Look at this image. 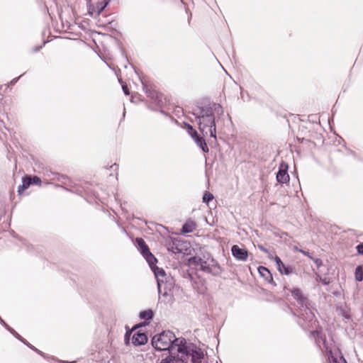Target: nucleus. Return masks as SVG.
I'll use <instances>...</instances> for the list:
<instances>
[{
    "label": "nucleus",
    "mask_w": 363,
    "mask_h": 363,
    "mask_svg": "<svg viewBox=\"0 0 363 363\" xmlns=\"http://www.w3.org/2000/svg\"><path fill=\"white\" fill-rule=\"evenodd\" d=\"M198 121L199 129L203 136L210 135L216 140V119L223 115L224 111L219 104L199 107L192 112Z\"/></svg>",
    "instance_id": "f257e3e1"
},
{
    "label": "nucleus",
    "mask_w": 363,
    "mask_h": 363,
    "mask_svg": "<svg viewBox=\"0 0 363 363\" xmlns=\"http://www.w3.org/2000/svg\"><path fill=\"white\" fill-rule=\"evenodd\" d=\"M177 354L169 352V355L161 359L160 363H203L205 361L203 351L186 340L176 342Z\"/></svg>",
    "instance_id": "f03ea898"
},
{
    "label": "nucleus",
    "mask_w": 363,
    "mask_h": 363,
    "mask_svg": "<svg viewBox=\"0 0 363 363\" xmlns=\"http://www.w3.org/2000/svg\"><path fill=\"white\" fill-rule=\"evenodd\" d=\"M292 296L297 301L300 306L301 313L298 315V324L306 330L315 328L317 320L315 315L310 308V303L306 297H305L301 289L294 288L291 290Z\"/></svg>",
    "instance_id": "7ed1b4c3"
},
{
    "label": "nucleus",
    "mask_w": 363,
    "mask_h": 363,
    "mask_svg": "<svg viewBox=\"0 0 363 363\" xmlns=\"http://www.w3.org/2000/svg\"><path fill=\"white\" fill-rule=\"evenodd\" d=\"M185 340L184 338H176L174 334L169 331H164L155 335L152 339V347L159 351H174L177 350L176 342Z\"/></svg>",
    "instance_id": "20e7f679"
},
{
    "label": "nucleus",
    "mask_w": 363,
    "mask_h": 363,
    "mask_svg": "<svg viewBox=\"0 0 363 363\" xmlns=\"http://www.w3.org/2000/svg\"><path fill=\"white\" fill-rule=\"evenodd\" d=\"M311 335L313 337L315 338V342L320 350L322 352H325V355L328 357L329 363H341L342 362H345V360L342 357H337L334 355L331 349H330L326 344L325 337H323L318 330H315L311 331Z\"/></svg>",
    "instance_id": "39448f33"
},
{
    "label": "nucleus",
    "mask_w": 363,
    "mask_h": 363,
    "mask_svg": "<svg viewBox=\"0 0 363 363\" xmlns=\"http://www.w3.org/2000/svg\"><path fill=\"white\" fill-rule=\"evenodd\" d=\"M201 270L213 276H220L223 269L218 262L213 257H208L201 265Z\"/></svg>",
    "instance_id": "423d86ee"
},
{
    "label": "nucleus",
    "mask_w": 363,
    "mask_h": 363,
    "mask_svg": "<svg viewBox=\"0 0 363 363\" xmlns=\"http://www.w3.org/2000/svg\"><path fill=\"white\" fill-rule=\"evenodd\" d=\"M135 242L138 245V250L140 251L141 254L146 259L149 265L154 264L157 262V259L150 252L147 245H146L145 240L141 238H137Z\"/></svg>",
    "instance_id": "0eeeda50"
},
{
    "label": "nucleus",
    "mask_w": 363,
    "mask_h": 363,
    "mask_svg": "<svg viewBox=\"0 0 363 363\" xmlns=\"http://www.w3.org/2000/svg\"><path fill=\"white\" fill-rule=\"evenodd\" d=\"M174 281L172 277H168L164 280H159L157 283L158 293L164 296H171V291L174 289Z\"/></svg>",
    "instance_id": "6e6552de"
},
{
    "label": "nucleus",
    "mask_w": 363,
    "mask_h": 363,
    "mask_svg": "<svg viewBox=\"0 0 363 363\" xmlns=\"http://www.w3.org/2000/svg\"><path fill=\"white\" fill-rule=\"evenodd\" d=\"M232 255L238 260L246 261L248 257V252L245 249L240 248L238 245H233L231 248Z\"/></svg>",
    "instance_id": "1a4fd4ad"
},
{
    "label": "nucleus",
    "mask_w": 363,
    "mask_h": 363,
    "mask_svg": "<svg viewBox=\"0 0 363 363\" xmlns=\"http://www.w3.org/2000/svg\"><path fill=\"white\" fill-rule=\"evenodd\" d=\"M273 259L275 261L277 269L281 274L289 275L293 273V268L285 265L279 257L276 256Z\"/></svg>",
    "instance_id": "9d476101"
},
{
    "label": "nucleus",
    "mask_w": 363,
    "mask_h": 363,
    "mask_svg": "<svg viewBox=\"0 0 363 363\" xmlns=\"http://www.w3.org/2000/svg\"><path fill=\"white\" fill-rule=\"evenodd\" d=\"M277 180L279 183L286 184L289 181V175L287 172V166L283 168L281 166L279 172L277 174Z\"/></svg>",
    "instance_id": "9b49d317"
},
{
    "label": "nucleus",
    "mask_w": 363,
    "mask_h": 363,
    "mask_svg": "<svg viewBox=\"0 0 363 363\" xmlns=\"http://www.w3.org/2000/svg\"><path fill=\"white\" fill-rule=\"evenodd\" d=\"M132 342L135 345H145L147 342V335L138 332L133 335Z\"/></svg>",
    "instance_id": "f8f14e48"
},
{
    "label": "nucleus",
    "mask_w": 363,
    "mask_h": 363,
    "mask_svg": "<svg viewBox=\"0 0 363 363\" xmlns=\"http://www.w3.org/2000/svg\"><path fill=\"white\" fill-rule=\"evenodd\" d=\"M150 267H151L152 270L153 271V272L155 274V276L157 279V283H159V280H161V279L164 280L165 278H167L166 277L164 270L162 268L157 267L155 265V263L154 264H152V266L150 265Z\"/></svg>",
    "instance_id": "ddd939ff"
},
{
    "label": "nucleus",
    "mask_w": 363,
    "mask_h": 363,
    "mask_svg": "<svg viewBox=\"0 0 363 363\" xmlns=\"http://www.w3.org/2000/svg\"><path fill=\"white\" fill-rule=\"evenodd\" d=\"M31 184V177H26L25 178H23L22 180V184L20 185L18 188V192L19 194H21L23 191L27 189Z\"/></svg>",
    "instance_id": "4468645a"
},
{
    "label": "nucleus",
    "mask_w": 363,
    "mask_h": 363,
    "mask_svg": "<svg viewBox=\"0 0 363 363\" xmlns=\"http://www.w3.org/2000/svg\"><path fill=\"white\" fill-rule=\"evenodd\" d=\"M194 140L196 143V144L199 147H201L204 152H208V147L203 138L200 137L199 135H197V137L194 138Z\"/></svg>",
    "instance_id": "2eb2a0df"
},
{
    "label": "nucleus",
    "mask_w": 363,
    "mask_h": 363,
    "mask_svg": "<svg viewBox=\"0 0 363 363\" xmlns=\"http://www.w3.org/2000/svg\"><path fill=\"white\" fill-rule=\"evenodd\" d=\"M8 330L10 331L13 335H15V337L16 338H18V340H20L21 342H23L24 344L27 345L28 347H30L32 350L36 351L38 354L43 355L42 352L38 350V349H36L35 347H34L33 346L30 345L29 343H27L26 342L25 340L23 339V337L19 335L13 329H12L10 327H8Z\"/></svg>",
    "instance_id": "dca6fc26"
},
{
    "label": "nucleus",
    "mask_w": 363,
    "mask_h": 363,
    "mask_svg": "<svg viewBox=\"0 0 363 363\" xmlns=\"http://www.w3.org/2000/svg\"><path fill=\"white\" fill-rule=\"evenodd\" d=\"M8 330L10 331L13 335H15V337L16 338H18V340H20L21 342H23L24 344L27 345L28 347H30L32 350L36 351L38 354L43 355L42 352L38 350V349H36L35 347H34L33 346L30 345L29 343H27L26 342L25 340L23 339V337L19 335L13 329H12L10 327H8Z\"/></svg>",
    "instance_id": "f3484780"
},
{
    "label": "nucleus",
    "mask_w": 363,
    "mask_h": 363,
    "mask_svg": "<svg viewBox=\"0 0 363 363\" xmlns=\"http://www.w3.org/2000/svg\"><path fill=\"white\" fill-rule=\"evenodd\" d=\"M52 179L53 181L60 182L62 185H68L70 182L69 179L67 176L60 174L59 173L55 174V177H53Z\"/></svg>",
    "instance_id": "a211bd4d"
},
{
    "label": "nucleus",
    "mask_w": 363,
    "mask_h": 363,
    "mask_svg": "<svg viewBox=\"0 0 363 363\" xmlns=\"http://www.w3.org/2000/svg\"><path fill=\"white\" fill-rule=\"evenodd\" d=\"M258 272L260 274V275L264 277L267 280L270 279V280L272 281V274L267 268L264 267H259Z\"/></svg>",
    "instance_id": "6ab92c4d"
},
{
    "label": "nucleus",
    "mask_w": 363,
    "mask_h": 363,
    "mask_svg": "<svg viewBox=\"0 0 363 363\" xmlns=\"http://www.w3.org/2000/svg\"><path fill=\"white\" fill-rule=\"evenodd\" d=\"M139 316L141 319L150 320L153 318V313L151 310L143 311L140 313Z\"/></svg>",
    "instance_id": "aec40b11"
},
{
    "label": "nucleus",
    "mask_w": 363,
    "mask_h": 363,
    "mask_svg": "<svg viewBox=\"0 0 363 363\" xmlns=\"http://www.w3.org/2000/svg\"><path fill=\"white\" fill-rule=\"evenodd\" d=\"M195 225L193 222H187L186 223L182 228V231L184 233H191L194 229Z\"/></svg>",
    "instance_id": "412c9836"
},
{
    "label": "nucleus",
    "mask_w": 363,
    "mask_h": 363,
    "mask_svg": "<svg viewBox=\"0 0 363 363\" xmlns=\"http://www.w3.org/2000/svg\"><path fill=\"white\" fill-rule=\"evenodd\" d=\"M355 279L357 281L363 280V267L360 265L357 266L355 269Z\"/></svg>",
    "instance_id": "4be33fe9"
},
{
    "label": "nucleus",
    "mask_w": 363,
    "mask_h": 363,
    "mask_svg": "<svg viewBox=\"0 0 363 363\" xmlns=\"http://www.w3.org/2000/svg\"><path fill=\"white\" fill-rule=\"evenodd\" d=\"M205 262V260H203V259H201L200 257H193L189 259V262L191 264H195L196 266H199L201 269V265L203 264V262Z\"/></svg>",
    "instance_id": "5701e85b"
},
{
    "label": "nucleus",
    "mask_w": 363,
    "mask_h": 363,
    "mask_svg": "<svg viewBox=\"0 0 363 363\" xmlns=\"http://www.w3.org/2000/svg\"><path fill=\"white\" fill-rule=\"evenodd\" d=\"M187 128L188 133L191 135V137L194 139V138L197 137L199 135L197 131L193 128V127L189 124H186Z\"/></svg>",
    "instance_id": "b1692460"
},
{
    "label": "nucleus",
    "mask_w": 363,
    "mask_h": 363,
    "mask_svg": "<svg viewBox=\"0 0 363 363\" xmlns=\"http://www.w3.org/2000/svg\"><path fill=\"white\" fill-rule=\"evenodd\" d=\"M57 173L56 172H52L51 171H46L44 174L45 175V179L48 180V181H50V182H48L47 184H50L52 181H53L52 179L53 177H55V174H57Z\"/></svg>",
    "instance_id": "393cba45"
},
{
    "label": "nucleus",
    "mask_w": 363,
    "mask_h": 363,
    "mask_svg": "<svg viewBox=\"0 0 363 363\" xmlns=\"http://www.w3.org/2000/svg\"><path fill=\"white\" fill-rule=\"evenodd\" d=\"M213 199V194L209 192H206L204 194V195L203 196V202L208 203Z\"/></svg>",
    "instance_id": "a878e982"
},
{
    "label": "nucleus",
    "mask_w": 363,
    "mask_h": 363,
    "mask_svg": "<svg viewBox=\"0 0 363 363\" xmlns=\"http://www.w3.org/2000/svg\"><path fill=\"white\" fill-rule=\"evenodd\" d=\"M257 247H258V248H259L261 251H262V252H265V253L268 254V257H269V259H274V257H273V256L269 253V250H268L267 248H265L263 245H258V246H257Z\"/></svg>",
    "instance_id": "bb28decb"
},
{
    "label": "nucleus",
    "mask_w": 363,
    "mask_h": 363,
    "mask_svg": "<svg viewBox=\"0 0 363 363\" xmlns=\"http://www.w3.org/2000/svg\"><path fill=\"white\" fill-rule=\"evenodd\" d=\"M316 281L321 282L323 285L329 284V280L327 278H322L320 275H316Z\"/></svg>",
    "instance_id": "cd10ccee"
},
{
    "label": "nucleus",
    "mask_w": 363,
    "mask_h": 363,
    "mask_svg": "<svg viewBox=\"0 0 363 363\" xmlns=\"http://www.w3.org/2000/svg\"><path fill=\"white\" fill-rule=\"evenodd\" d=\"M31 184L40 185L41 179L38 177L34 176L33 177H31Z\"/></svg>",
    "instance_id": "c85d7f7f"
},
{
    "label": "nucleus",
    "mask_w": 363,
    "mask_h": 363,
    "mask_svg": "<svg viewBox=\"0 0 363 363\" xmlns=\"http://www.w3.org/2000/svg\"><path fill=\"white\" fill-rule=\"evenodd\" d=\"M312 259L313 260V262L316 264L317 267H320L322 265V264H323V262H322V260L320 259L313 258L312 257Z\"/></svg>",
    "instance_id": "c756f323"
},
{
    "label": "nucleus",
    "mask_w": 363,
    "mask_h": 363,
    "mask_svg": "<svg viewBox=\"0 0 363 363\" xmlns=\"http://www.w3.org/2000/svg\"><path fill=\"white\" fill-rule=\"evenodd\" d=\"M356 248L359 254L363 255V243L359 244Z\"/></svg>",
    "instance_id": "7c9ffc66"
},
{
    "label": "nucleus",
    "mask_w": 363,
    "mask_h": 363,
    "mask_svg": "<svg viewBox=\"0 0 363 363\" xmlns=\"http://www.w3.org/2000/svg\"><path fill=\"white\" fill-rule=\"evenodd\" d=\"M122 89L125 95H129L130 92H129V89H128L127 85L122 84Z\"/></svg>",
    "instance_id": "2f4dec72"
},
{
    "label": "nucleus",
    "mask_w": 363,
    "mask_h": 363,
    "mask_svg": "<svg viewBox=\"0 0 363 363\" xmlns=\"http://www.w3.org/2000/svg\"><path fill=\"white\" fill-rule=\"evenodd\" d=\"M300 252L303 254L304 255H306L308 256V257H310L311 259H312V257L310 255L309 252H306L304 250H300Z\"/></svg>",
    "instance_id": "473e14b6"
},
{
    "label": "nucleus",
    "mask_w": 363,
    "mask_h": 363,
    "mask_svg": "<svg viewBox=\"0 0 363 363\" xmlns=\"http://www.w3.org/2000/svg\"><path fill=\"white\" fill-rule=\"evenodd\" d=\"M19 78H20V77H17V78H15V79H12V80L11 81V84H13H13H15L17 82V81L18 80V79H19Z\"/></svg>",
    "instance_id": "72a5a7b5"
},
{
    "label": "nucleus",
    "mask_w": 363,
    "mask_h": 363,
    "mask_svg": "<svg viewBox=\"0 0 363 363\" xmlns=\"http://www.w3.org/2000/svg\"><path fill=\"white\" fill-rule=\"evenodd\" d=\"M343 315H344V317H345L346 319H349V318H350V314H349L347 312H345V313H343Z\"/></svg>",
    "instance_id": "f704fd0d"
}]
</instances>
